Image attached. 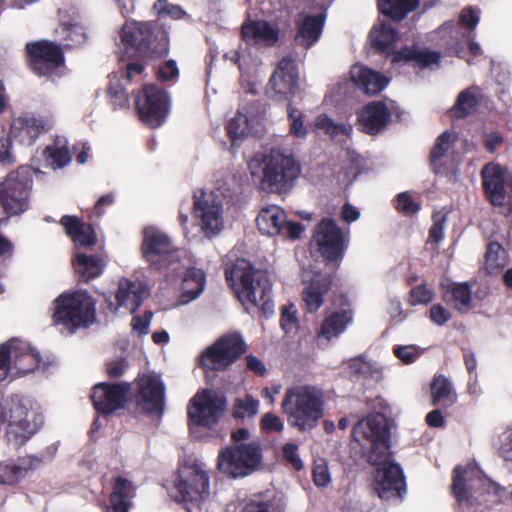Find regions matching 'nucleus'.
<instances>
[{"label":"nucleus","instance_id":"obj_1","mask_svg":"<svg viewBox=\"0 0 512 512\" xmlns=\"http://www.w3.org/2000/svg\"><path fill=\"white\" fill-rule=\"evenodd\" d=\"M252 179L265 192H286L301 173V165L292 154L280 149L256 153L248 161Z\"/></svg>","mask_w":512,"mask_h":512},{"label":"nucleus","instance_id":"obj_2","mask_svg":"<svg viewBox=\"0 0 512 512\" xmlns=\"http://www.w3.org/2000/svg\"><path fill=\"white\" fill-rule=\"evenodd\" d=\"M281 410L291 428L302 433L312 431L325 415L324 392L316 385H292L284 392Z\"/></svg>","mask_w":512,"mask_h":512},{"label":"nucleus","instance_id":"obj_3","mask_svg":"<svg viewBox=\"0 0 512 512\" xmlns=\"http://www.w3.org/2000/svg\"><path fill=\"white\" fill-rule=\"evenodd\" d=\"M225 277L247 312L256 307L264 313L272 310V285L265 271L255 270L245 259H237L226 265Z\"/></svg>","mask_w":512,"mask_h":512},{"label":"nucleus","instance_id":"obj_4","mask_svg":"<svg viewBox=\"0 0 512 512\" xmlns=\"http://www.w3.org/2000/svg\"><path fill=\"white\" fill-rule=\"evenodd\" d=\"M5 422L8 423V442L20 447L39 431L44 423V417L40 408L30 400L12 398L0 404V425Z\"/></svg>","mask_w":512,"mask_h":512},{"label":"nucleus","instance_id":"obj_5","mask_svg":"<svg viewBox=\"0 0 512 512\" xmlns=\"http://www.w3.org/2000/svg\"><path fill=\"white\" fill-rule=\"evenodd\" d=\"M169 495L183 503L189 512H202V506L210 496V478L204 463L188 460L178 469Z\"/></svg>","mask_w":512,"mask_h":512},{"label":"nucleus","instance_id":"obj_6","mask_svg":"<svg viewBox=\"0 0 512 512\" xmlns=\"http://www.w3.org/2000/svg\"><path fill=\"white\" fill-rule=\"evenodd\" d=\"M33 187V171L28 166H20L0 180V204L8 216H18L30 207ZM2 218H0V222ZM13 245L0 234V256L11 254Z\"/></svg>","mask_w":512,"mask_h":512},{"label":"nucleus","instance_id":"obj_7","mask_svg":"<svg viewBox=\"0 0 512 512\" xmlns=\"http://www.w3.org/2000/svg\"><path fill=\"white\" fill-rule=\"evenodd\" d=\"M249 436L250 432L246 428L234 431L232 439L235 444L219 452L217 468L227 477L234 479L245 477L260 466L262 461L260 444L257 441L240 443L247 440Z\"/></svg>","mask_w":512,"mask_h":512},{"label":"nucleus","instance_id":"obj_8","mask_svg":"<svg viewBox=\"0 0 512 512\" xmlns=\"http://www.w3.org/2000/svg\"><path fill=\"white\" fill-rule=\"evenodd\" d=\"M353 440L371 464H385L390 458V432L385 412L370 414L353 427Z\"/></svg>","mask_w":512,"mask_h":512},{"label":"nucleus","instance_id":"obj_9","mask_svg":"<svg viewBox=\"0 0 512 512\" xmlns=\"http://www.w3.org/2000/svg\"><path fill=\"white\" fill-rule=\"evenodd\" d=\"M96 320V301L85 290L65 292L54 301L53 321L72 334Z\"/></svg>","mask_w":512,"mask_h":512},{"label":"nucleus","instance_id":"obj_10","mask_svg":"<svg viewBox=\"0 0 512 512\" xmlns=\"http://www.w3.org/2000/svg\"><path fill=\"white\" fill-rule=\"evenodd\" d=\"M120 39L126 48L146 57H160L169 51L168 32L159 24L126 21L120 31Z\"/></svg>","mask_w":512,"mask_h":512},{"label":"nucleus","instance_id":"obj_11","mask_svg":"<svg viewBox=\"0 0 512 512\" xmlns=\"http://www.w3.org/2000/svg\"><path fill=\"white\" fill-rule=\"evenodd\" d=\"M142 254L144 259L156 269L170 268L177 271L178 266H173L180 260L184 251L176 249L171 238L156 227H147L143 232Z\"/></svg>","mask_w":512,"mask_h":512},{"label":"nucleus","instance_id":"obj_12","mask_svg":"<svg viewBox=\"0 0 512 512\" xmlns=\"http://www.w3.org/2000/svg\"><path fill=\"white\" fill-rule=\"evenodd\" d=\"M193 214L200 230L208 238L218 235L224 228L223 194L202 190L194 195Z\"/></svg>","mask_w":512,"mask_h":512},{"label":"nucleus","instance_id":"obj_13","mask_svg":"<svg viewBox=\"0 0 512 512\" xmlns=\"http://www.w3.org/2000/svg\"><path fill=\"white\" fill-rule=\"evenodd\" d=\"M245 351V342L239 333L219 338L206 348L199 357V365L206 371L224 370L232 365Z\"/></svg>","mask_w":512,"mask_h":512},{"label":"nucleus","instance_id":"obj_14","mask_svg":"<svg viewBox=\"0 0 512 512\" xmlns=\"http://www.w3.org/2000/svg\"><path fill=\"white\" fill-rule=\"evenodd\" d=\"M500 490L501 488L486 478L475 464L457 466L454 469L452 492L459 502L478 498L477 494L481 491L498 495Z\"/></svg>","mask_w":512,"mask_h":512},{"label":"nucleus","instance_id":"obj_15","mask_svg":"<svg viewBox=\"0 0 512 512\" xmlns=\"http://www.w3.org/2000/svg\"><path fill=\"white\" fill-rule=\"evenodd\" d=\"M299 87V72L291 56L283 57L265 88L266 96L276 102L292 103Z\"/></svg>","mask_w":512,"mask_h":512},{"label":"nucleus","instance_id":"obj_16","mask_svg":"<svg viewBox=\"0 0 512 512\" xmlns=\"http://www.w3.org/2000/svg\"><path fill=\"white\" fill-rule=\"evenodd\" d=\"M135 105L140 119L151 128L160 127L170 113L168 94L154 85H146L136 95Z\"/></svg>","mask_w":512,"mask_h":512},{"label":"nucleus","instance_id":"obj_17","mask_svg":"<svg viewBox=\"0 0 512 512\" xmlns=\"http://www.w3.org/2000/svg\"><path fill=\"white\" fill-rule=\"evenodd\" d=\"M481 176L490 203L494 206L508 205L512 210V172L499 164L489 163L484 166Z\"/></svg>","mask_w":512,"mask_h":512},{"label":"nucleus","instance_id":"obj_18","mask_svg":"<svg viewBox=\"0 0 512 512\" xmlns=\"http://www.w3.org/2000/svg\"><path fill=\"white\" fill-rule=\"evenodd\" d=\"M349 239V230L343 232L337 223L330 218L322 219L315 227L313 243L327 261L342 258Z\"/></svg>","mask_w":512,"mask_h":512},{"label":"nucleus","instance_id":"obj_19","mask_svg":"<svg viewBox=\"0 0 512 512\" xmlns=\"http://www.w3.org/2000/svg\"><path fill=\"white\" fill-rule=\"evenodd\" d=\"M32 70L39 76H58L64 66V54L59 45L48 40L27 43Z\"/></svg>","mask_w":512,"mask_h":512},{"label":"nucleus","instance_id":"obj_20","mask_svg":"<svg viewBox=\"0 0 512 512\" xmlns=\"http://www.w3.org/2000/svg\"><path fill=\"white\" fill-rule=\"evenodd\" d=\"M263 110L256 102L242 104L236 115L226 126L232 146H237L246 137L261 132Z\"/></svg>","mask_w":512,"mask_h":512},{"label":"nucleus","instance_id":"obj_21","mask_svg":"<svg viewBox=\"0 0 512 512\" xmlns=\"http://www.w3.org/2000/svg\"><path fill=\"white\" fill-rule=\"evenodd\" d=\"M257 227L261 234L270 237L283 235L297 239L304 231V226L287 220L285 211L278 205L263 207L256 218Z\"/></svg>","mask_w":512,"mask_h":512},{"label":"nucleus","instance_id":"obj_22","mask_svg":"<svg viewBox=\"0 0 512 512\" xmlns=\"http://www.w3.org/2000/svg\"><path fill=\"white\" fill-rule=\"evenodd\" d=\"M225 400L215 391L204 390L197 393L190 401L188 408L189 420L193 425L211 427L221 417Z\"/></svg>","mask_w":512,"mask_h":512},{"label":"nucleus","instance_id":"obj_23","mask_svg":"<svg viewBox=\"0 0 512 512\" xmlns=\"http://www.w3.org/2000/svg\"><path fill=\"white\" fill-rule=\"evenodd\" d=\"M327 18V6L315 5L304 9L296 20L295 41L304 48L315 45L323 32Z\"/></svg>","mask_w":512,"mask_h":512},{"label":"nucleus","instance_id":"obj_24","mask_svg":"<svg viewBox=\"0 0 512 512\" xmlns=\"http://www.w3.org/2000/svg\"><path fill=\"white\" fill-rule=\"evenodd\" d=\"M480 21V11L475 7L464 8L457 23L447 21L434 32L433 39H439L444 46L459 54L462 50L461 41L466 37L461 32L460 25L468 30H474Z\"/></svg>","mask_w":512,"mask_h":512},{"label":"nucleus","instance_id":"obj_25","mask_svg":"<svg viewBox=\"0 0 512 512\" xmlns=\"http://www.w3.org/2000/svg\"><path fill=\"white\" fill-rule=\"evenodd\" d=\"M354 310L347 298H342L339 306L328 313L316 331L319 343L337 340L353 323Z\"/></svg>","mask_w":512,"mask_h":512},{"label":"nucleus","instance_id":"obj_26","mask_svg":"<svg viewBox=\"0 0 512 512\" xmlns=\"http://www.w3.org/2000/svg\"><path fill=\"white\" fill-rule=\"evenodd\" d=\"M377 467L375 473V490L384 500L402 499L406 491L401 467L392 461L390 455L387 463L373 464Z\"/></svg>","mask_w":512,"mask_h":512},{"label":"nucleus","instance_id":"obj_27","mask_svg":"<svg viewBox=\"0 0 512 512\" xmlns=\"http://www.w3.org/2000/svg\"><path fill=\"white\" fill-rule=\"evenodd\" d=\"M377 467L375 473V490L384 500L402 499L406 491L401 467L392 461L390 455L387 463L373 464Z\"/></svg>","mask_w":512,"mask_h":512},{"label":"nucleus","instance_id":"obj_28","mask_svg":"<svg viewBox=\"0 0 512 512\" xmlns=\"http://www.w3.org/2000/svg\"><path fill=\"white\" fill-rule=\"evenodd\" d=\"M6 347L13 378L25 376L39 368L40 353L29 342L15 338L7 341Z\"/></svg>","mask_w":512,"mask_h":512},{"label":"nucleus","instance_id":"obj_29","mask_svg":"<svg viewBox=\"0 0 512 512\" xmlns=\"http://www.w3.org/2000/svg\"><path fill=\"white\" fill-rule=\"evenodd\" d=\"M46 130V122L42 116L23 111L12 115L9 136L22 145L31 146Z\"/></svg>","mask_w":512,"mask_h":512},{"label":"nucleus","instance_id":"obj_30","mask_svg":"<svg viewBox=\"0 0 512 512\" xmlns=\"http://www.w3.org/2000/svg\"><path fill=\"white\" fill-rule=\"evenodd\" d=\"M303 307L308 313L317 312L325 302V295L331 289V279L327 274L303 270Z\"/></svg>","mask_w":512,"mask_h":512},{"label":"nucleus","instance_id":"obj_31","mask_svg":"<svg viewBox=\"0 0 512 512\" xmlns=\"http://www.w3.org/2000/svg\"><path fill=\"white\" fill-rule=\"evenodd\" d=\"M148 296V289L145 283L138 279L121 278L118 281L116 291L117 305L109 302V309L118 312L124 309L127 313H134Z\"/></svg>","mask_w":512,"mask_h":512},{"label":"nucleus","instance_id":"obj_32","mask_svg":"<svg viewBox=\"0 0 512 512\" xmlns=\"http://www.w3.org/2000/svg\"><path fill=\"white\" fill-rule=\"evenodd\" d=\"M130 390L128 383H99L93 388L91 395L95 409L105 415L122 408Z\"/></svg>","mask_w":512,"mask_h":512},{"label":"nucleus","instance_id":"obj_33","mask_svg":"<svg viewBox=\"0 0 512 512\" xmlns=\"http://www.w3.org/2000/svg\"><path fill=\"white\" fill-rule=\"evenodd\" d=\"M139 405L147 412L161 414L164 409L165 387L155 373L142 374L139 377Z\"/></svg>","mask_w":512,"mask_h":512},{"label":"nucleus","instance_id":"obj_34","mask_svg":"<svg viewBox=\"0 0 512 512\" xmlns=\"http://www.w3.org/2000/svg\"><path fill=\"white\" fill-rule=\"evenodd\" d=\"M143 70V65L129 63L126 65L125 70L110 74L107 92L115 108H125L128 106V95L125 87L135 76L141 75Z\"/></svg>","mask_w":512,"mask_h":512},{"label":"nucleus","instance_id":"obj_35","mask_svg":"<svg viewBox=\"0 0 512 512\" xmlns=\"http://www.w3.org/2000/svg\"><path fill=\"white\" fill-rule=\"evenodd\" d=\"M242 39L250 46L267 47L274 45L279 38L277 28L264 20H249L242 25Z\"/></svg>","mask_w":512,"mask_h":512},{"label":"nucleus","instance_id":"obj_36","mask_svg":"<svg viewBox=\"0 0 512 512\" xmlns=\"http://www.w3.org/2000/svg\"><path fill=\"white\" fill-rule=\"evenodd\" d=\"M391 113L383 102L373 101L358 113L362 130L368 134H377L388 124Z\"/></svg>","mask_w":512,"mask_h":512},{"label":"nucleus","instance_id":"obj_37","mask_svg":"<svg viewBox=\"0 0 512 512\" xmlns=\"http://www.w3.org/2000/svg\"><path fill=\"white\" fill-rule=\"evenodd\" d=\"M350 78L367 95L381 92L390 82L386 76L360 64L351 67Z\"/></svg>","mask_w":512,"mask_h":512},{"label":"nucleus","instance_id":"obj_38","mask_svg":"<svg viewBox=\"0 0 512 512\" xmlns=\"http://www.w3.org/2000/svg\"><path fill=\"white\" fill-rule=\"evenodd\" d=\"M440 59L441 54L437 51L408 46L391 55V62L393 64L414 62L420 68H429L433 65L438 66Z\"/></svg>","mask_w":512,"mask_h":512},{"label":"nucleus","instance_id":"obj_39","mask_svg":"<svg viewBox=\"0 0 512 512\" xmlns=\"http://www.w3.org/2000/svg\"><path fill=\"white\" fill-rule=\"evenodd\" d=\"M134 496L135 487L132 482L126 478L117 477L113 483L106 512H129Z\"/></svg>","mask_w":512,"mask_h":512},{"label":"nucleus","instance_id":"obj_40","mask_svg":"<svg viewBox=\"0 0 512 512\" xmlns=\"http://www.w3.org/2000/svg\"><path fill=\"white\" fill-rule=\"evenodd\" d=\"M61 225L70 236L77 249L91 247L96 244V235L91 225L82 223L75 216H63Z\"/></svg>","mask_w":512,"mask_h":512},{"label":"nucleus","instance_id":"obj_41","mask_svg":"<svg viewBox=\"0 0 512 512\" xmlns=\"http://www.w3.org/2000/svg\"><path fill=\"white\" fill-rule=\"evenodd\" d=\"M440 0H424V6L431 7ZM420 0H378V9L381 14L394 21H401L416 10Z\"/></svg>","mask_w":512,"mask_h":512},{"label":"nucleus","instance_id":"obj_42","mask_svg":"<svg viewBox=\"0 0 512 512\" xmlns=\"http://www.w3.org/2000/svg\"><path fill=\"white\" fill-rule=\"evenodd\" d=\"M106 261L100 255H92L78 251L74 260V269L79 279L88 282L104 272Z\"/></svg>","mask_w":512,"mask_h":512},{"label":"nucleus","instance_id":"obj_43","mask_svg":"<svg viewBox=\"0 0 512 512\" xmlns=\"http://www.w3.org/2000/svg\"><path fill=\"white\" fill-rule=\"evenodd\" d=\"M206 275L202 269L191 267L184 274L179 303L186 305L197 299L204 291Z\"/></svg>","mask_w":512,"mask_h":512},{"label":"nucleus","instance_id":"obj_44","mask_svg":"<svg viewBox=\"0 0 512 512\" xmlns=\"http://www.w3.org/2000/svg\"><path fill=\"white\" fill-rule=\"evenodd\" d=\"M42 155L46 165L54 170L64 168L72 161L68 141L64 136H56L53 142L45 147Z\"/></svg>","mask_w":512,"mask_h":512},{"label":"nucleus","instance_id":"obj_45","mask_svg":"<svg viewBox=\"0 0 512 512\" xmlns=\"http://www.w3.org/2000/svg\"><path fill=\"white\" fill-rule=\"evenodd\" d=\"M444 298L461 314L468 313L474 307L472 287L468 282L450 284L447 286Z\"/></svg>","mask_w":512,"mask_h":512},{"label":"nucleus","instance_id":"obj_46","mask_svg":"<svg viewBox=\"0 0 512 512\" xmlns=\"http://www.w3.org/2000/svg\"><path fill=\"white\" fill-rule=\"evenodd\" d=\"M398 37L397 30L383 21H378L370 31V40L373 47L387 54H390Z\"/></svg>","mask_w":512,"mask_h":512},{"label":"nucleus","instance_id":"obj_47","mask_svg":"<svg viewBox=\"0 0 512 512\" xmlns=\"http://www.w3.org/2000/svg\"><path fill=\"white\" fill-rule=\"evenodd\" d=\"M57 32L65 41L66 46H78L87 40L86 27L78 16L71 19L61 18Z\"/></svg>","mask_w":512,"mask_h":512},{"label":"nucleus","instance_id":"obj_48","mask_svg":"<svg viewBox=\"0 0 512 512\" xmlns=\"http://www.w3.org/2000/svg\"><path fill=\"white\" fill-rule=\"evenodd\" d=\"M314 129L323 131L331 139L346 143L352 134V126L345 123H336L327 114H319L314 120Z\"/></svg>","mask_w":512,"mask_h":512},{"label":"nucleus","instance_id":"obj_49","mask_svg":"<svg viewBox=\"0 0 512 512\" xmlns=\"http://www.w3.org/2000/svg\"><path fill=\"white\" fill-rule=\"evenodd\" d=\"M480 89L476 86L463 90L457 97L455 104L450 109L452 118H463L471 114L479 103Z\"/></svg>","mask_w":512,"mask_h":512},{"label":"nucleus","instance_id":"obj_50","mask_svg":"<svg viewBox=\"0 0 512 512\" xmlns=\"http://www.w3.org/2000/svg\"><path fill=\"white\" fill-rule=\"evenodd\" d=\"M432 401L434 405L451 407L457 400L452 383L443 375L434 378L431 384Z\"/></svg>","mask_w":512,"mask_h":512},{"label":"nucleus","instance_id":"obj_51","mask_svg":"<svg viewBox=\"0 0 512 512\" xmlns=\"http://www.w3.org/2000/svg\"><path fill=\"white\" fill-rule=\"evenodd\" d=\"M351 373L360 375L365 379L379 382L384 378V367L378 362L367 360L363 356L352 358L348 361Z\"/></svg>","mask_w":512,"mask_h":512},{"label":"nucleus","instance_id":"obj_52","mask_svg":"<svg viewBox=\"0 0 512 512\" xmlns=\"http://www.w3.org/2000/svg\"><path fill=\"white\" fill-rule=\"evenodd\" d=\"M288 134L295 139L305 141L310 134V127L306 123L305 113L292 105L287 104Z\"/></svg>","mask_w":512,"mask_h":512},{"label":"nucleus","instance_id":"obj_53","mask_svg":"<svg viewBox=\"0 0 512 512\" xmlns=\"http://www.w3.org/2000/svg\"><path fill=\"white\" fill-rule=\"evenodd\" d=\"M456 140L457 133L454 131H445L437 137L430 156L435 171L440 169L442 160L448 156Z\"/></svg>","mask_w":512,"mask_h":512},{"label":"nucleus","instance_id":"obj_54","mask_svg":"<svg viewBox=\"0 0 512 512\" xmlns=\"http://www.w3.org/2000/svg\"><path fill=\"white\" fill-rule=\"evenodd\" d=\"M30 459H21L17 463H0V483L13 485L26 475L30 468Z\"/></svg>","mask_w":512,"mask_h":512},{"label":"nucleus","instance_id":"obj_55","mask_svg":"<svg viewBox=\"0 0 512 512\" xmlns=\"http://www.w3.org/2000/svg\"><path fill=\"white\" fill-rule=\"evenodd\" d=\"M506 252L497 242H491L487 246L485 265L489 273H494L505 264Z\"/></svg>","mask_w":512,"mask_h":512},{"label":"nucleus","instance_id":"obj_56","mask_svg":"<svg viewBox=\"0 0 512 512\" xmlns=\"http://www.w3.org/2000/svg\"><path fill=\"white\" fill-rule=\"evenodd\" d=\"M259 401L251 395L236 399L233 406V415L236 418H252L258 413Z\"/></svg>","mask_w":512,"mask_h":512},{"label":"nucleus","instance_id":"obj_57","mask_svg":"<svg viewBox=\"0 0 512 512\" xmlns=\"http://www.w3.org/2000/svg\"><path fill=\"white\" fill-rule=\"evenodd\" d=\"M280 325L287 335L295 334L299 328L297 309L294 304L284 305L281 308Z\"/></svg>","mask_w":512,"mask_h":512},{"label":"nucleus","instance_id":"obj_58","mask_svg":"<svg viewBox=\"0 0 512 512\" xmlns=\"http://www.w3.org/2000/svg\"><path fill=\"white\" fill-rule=\"evenodd\" d=\"M495 445L500 456L507 463L509 469L512 470V428L499 434Z\"/></svg>","mask_w":512,"mask_h":512},{"label":"nucleus","instance_id":"obj_59","mask_svg":"<svg viewBox=\"0 0 512 512\" xmlns=\"http://www.w3.org/2000/svg\"><path fill=\"white\" fill-rule=\"evenodd\" d=\"M153 10L160 18L170 17L174 20L181 19L186 14L181 6L171 4L168 0H157L153 5Z\"/></svg>","mask_w":512,"mask_h":512},{"label":"nucleus","instance_id":"obj_60","mask_svg":"<svg viewBox=\"0 0 512 512\" xmlns=\"http://www.w3.org/2000/svg\"><path fill=\"white\" fill-rule=\"evenodd\" d=\"M423 349L416 345H401L393 349L394 355L404 364L414 363L423 354Z\"/></svg>","mask_w":512,"mask_h":512},{"label":"nucleus","instance_id":"obj_61","mask_svg":"<svg viewBox=\"0 0 512 512\" xmlns=\"http://www.w3.org/2000/svg\"><path fill=\"white\" fill-rule=\"evenodd\" d=\"M312 474L314 483L318 487H326L331 482V473L328 468V463L324 459L314 461Z\"/></svg>","mask_w":512,"mask_h":512},{"label":"nucleus","instance_id":"obj_62","mask_svg":"<svg viewBox=\"0 0 512 512\" xmlns=\"http://www.w3.org/2000/svg\"><path fill=\"white\" fill-rule=\"evenodd\" d=\"M433 298L434 293L426 284L418 285L410 291V303L412 305H427Z\"/></svg>","mask_w":512,"mask_h":512},{"label":"nucleus","instance_id":"obj_63","mask_svg":"<svg viewBox=\"0 0 512 512\" xmlns=\"http://www.w3.org/2000/svg\"><path fill=\"white\" fill-rule=\"evenodd\" d=\"M396 209L406 215L418 212L420 206L416 203L409 192L399 193L396 197Z\"/></svg>","mask_w":512,"mask_h":512},{"label":"nucleus","instance_id":"obj_64","mask_svg":"<svg viewBox=\"0 0 512 512\" xmlns=\"http://www.w3.org/2000/svg\"><path fill=\"white\" fill-rule=\"evenodd\" d=\"M261 428L267 432H281L284 429V422L274 413H265L261 418Z\"/></svg>","mask_w":512,"mask_h":512}]
</instances>
